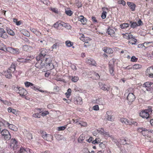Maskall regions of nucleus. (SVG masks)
Wrapping results in <instances>:
<instances>
[{
    "mask_svg": "<svg viewBox=\"0 0 153 153\" xmlns=\"http://www.w3.org/2000/svg\"><path fill=\"white\" fill-rule=\"evenodd\" d=\"M0 50L4 51H7L13 54H18L19 52L18 49L10 47L6 48L4 44L1 42H0Z\"/></svg>",
    "mask_w": 153,
    "mask_h": 153,
    "instance_id": "1",
    "label": "nucleus"
},
{
    "mask_svg": "<svg viewBox=\"0 0 153 153\" xmlns=\"http://www.w3.org/2000/svg\"><path fill=\"white\" fill-rule=\"evenodd\" d=\"M152 110L151 107H149L147 109L142 111L140 113V115L142 118L148 119L149 117V115L151 114Z\"/></svg>",
    "mask_w": 153,
    "mask_h": 153,
    "instance_id": "2",
    "label": "nucleus"
},
{
    "mask_svg": "<svg viewBox=\"0 0 153 153\" xmlns=\"http://www.w3.org/2000/svg\"><path fill=\"white\" fill-rule=\"evenodd\" d=\"M15 90L17 93L22 96L24 97L27 94V91L24 88L22 87H15Z\"/></svg>",
    "mask_w": 153,
    "mask_h": 153,
    "instance_id": "3",
    "label": "nucleus"
},
{
    "mask_svg": "<svg viewBox=\"0 0 153 153\" xmlns=\"http://www.w3.org/2000/svg\"><path fill=\"white\" fill-rule=\"evenodd\" d=\"M1 134L2 137L5 140H8L10 138L11 136L9 131L6 129H3L1 131Z\"/></svg>",
    "mask_w": 153,
    "mask_h": 153,
    "instance_id": "4",
    "label": "nucleus"
},
{
    "mask_svg": "<svg viewBox=\"0 0 153 153\" xmlns=\"http://www.w3.org/2000/svg\"><path fill=\"white\" fill-rule=\"evenodd\" d=\"M114 63L113 60H111L109 62V69L110 74L113 76L114 75Z\"/></svg>",
    "mask_w": 153,
    "mask_h": 153,
    "instance_id": "5",
    "label": "nucleus"
},
{
    "mask_svg": "<svg viewBox=\"0 0 153 153\" xmlns=\"http://www.w3.org/2000/svg\"><path fill=\"white\" fill-rule=\"evenodd\" d=\"M40 132L42 134V137L44 140L47 141H49L52 138V136L51 135L47 134L45 132L43 131H41Z\"/></svg>",
    "mask_w": 153,
    "mask_h": 153,
    "instance_id": "6",
    "label": "nucleus"
},
{
    "mask_svg": "<svg viewBox=\"0 0 153 153\" xmlns=\"http://www.w3.org/2000/svg\"><path fill=\"white\" fill-rule=\"evenodd\" d=\"M120 121L123 123H125L127 125H137L136 122H133L128 120V119L125 118H122L120 119Z\"/></svg>",
    "mask_w": 153,
    "mask_h": 153,
    "instance_id": "7",
    "label": "nucleus"
},
{
    "mask_svg": "<svg viewBox=\"0 0 153 153\" xmlns=\"http://www.w3.org/2000/svg\"><path fill=\"white\" fill-rule=\"evenodd\" d=\"M135 99V96L132 93H129L127 96V99L129 103L133 102Z\"/></svg>",
    "mask_w": 153,
    "mask_h": 153,
    "instance_id": "8",
    "label": "nucleus"
},
{
    "mask_svg": "<svg viewBox=\"0 0 153 153\" xmlns=\"http://www.w3.org/2000/svg\"><path fill=\"white\" fill-rule=\"evenodd\" d=\"M52 61V59L51 58H46L45 59L46 63L50 66L49 68L50 69H53L54 68L53 65L51 63Z\"/></svg>",
    "mask_w": 153,
    "mask_h": 153,
    "instance_id": "9",
    "label": "nucleus"
},
{
    "mask_svg": "<svg viewBox=\"0 0 153 153\" xmlns=\"http://www.w3.org/2000/svg\"><path fill=\"white\" fill-rule=\"evenodd\" d=\"M0 37L6 39L8 37L6 32L3 28H0Z\"/></svg>",
    "mask_w": 153,
    "mask_h": 153,
    "instance_id": "10",
    "label": "nucleus"
},
{
    "mask_svg": "<svg viewBox=\"0 0 153 153\" xmlns=\"http://www.w3.org/2000/svg\"><path fill=\"white\" fill-rule=\"evenodd\" d=\"M152 84V82H148L143 84L142 85V86L143 87L147 88H146V90L147 91H149L151 90L150 87Z\"/></svg>",
    "mask_w": 153,
    "mask_h": 153,
    "instance_id": "11",
    "label": "nucleus"
},
{
    "mask_svg": "<svg viewBox=\"0 0 153 153\" xmlns=\"http://www.w3.org/2000/svg\"><path fill=\"white\" fill-rule=\"evenodd\" d=\"M18 142L15 139H12L11 140L10 146L13 147L14 149L16 148L18 146Z\"/></svg>",
    "mask_w": 153,
    "mask_h": 153,
    "instance_id": "12",
    "label": "nucleus"
},
{
    "mask_svg": "<svg viewBox=\"0 0 153 153\" xmlns=\"http://www.w3.org/2000/svg\"><path fill=\"white\" fill-rule=\"evenodd\" d=\"M127 4L132 11H134L135 10L136 5L134 4L133 2H127Z\"/></svg>",
    "mask_w": 153,
    "mask_h": 153,
    "instance_id": "13",
    "label": "nucleus"
},
{
    "mask_svg": "<svg viewBox=\"0 0 153 153\" xmlns=\"http://www.w3.org/2000/svg\"><path fill=\"white\" fill-rule=\"evenodd\" d=\"M35 65L36 67L40 69L43 68L45 65L44 63H43L41 61L38 62L37 63L35 64Z\"/></svg>",
    "mask_w": 153,
    "mask_h": 153,
    "instance_id": "14",
    "label": "nucleus"
},
{
    "mask_svg": "<svg viewBox=\"0 0 153 153\" xmlns=\"http://www.w3.org/2000/svg\"><path fill=\"white\" fill-rule=\"evenodd\" d=\"M102 49L105 52L108 54H110L113 53V50L111 48L105 47Z\"/></svg>",
    "mask_w": 153,
    "mask_h": 153,
    "instance_id": "15",
    "label": "nucleus"
},
{
    "mask_svg": "<svg viewBox=\"0 0 153 153\" xmlns=\"http://www.w3.org/2000/svg\"><path fill=\"white\" fill-rule=\"evenodd\" d=\"M112 112L110 111H107L106 114V119L109 121H112L113 120L112 116L111 115Z\"/></svg>",
    "mask_w": 153,
    "mask_h": 153,
    "instance_id": "16",
    "label": "nucleus"
},
{
    "mask_svg": "<svg viewBox=\"0 0 153 153\" xmlns=\"http://www.w3.org/2000/svg\"><path fill=\"white\" fill-rule=\"evenodd\" d=\"M98 132L101 134L103 135L104 136L108 137H109V134L108 132H105L103 129L101 128L99 129L98 131Z\"/></svg>",
    "mask_w": 153,
    "mask_h": 153,
    "instance_id": "17",
    "label": "nucleus"
},
{
    "mask_svg": "<svg viewBox=\"0 0 153 153\" xmlns=\"http://www.w3.org/2000/svg\"><path fill=\"white\" fill-rule=\"evenodd\" d=\"M86 62L90 65L96 66L97 64L95 61L93 59H87L86 60Z\"/></svg>",
    "mask_w": 153,
    "mask_h": 153,
    "instance_id": "18",
    "label": "nucleus"
},
{
    "mask_svg": "<svg viewBox=\"0 0 153 153\" xmlns=\"http://www.w3.org/2000/svg\"><path fill=\"white\" fill-rule=\"evenodd\" d=\"M12 73L9 70H7V71H4L3 74L5 75L7 78L10 79L12 77L11 74Z\"/></svg>",
    "mask_w": 153,
    "mask_h": 153,
    "instance_id": "19",
    "label": "nucleus"
},
{
    "mask_svg": "<svg viewBox=\"0 0 153 153\" xmlns=\"http://www.w3.org/2000/svg\"><path fill=\"white\" fill-rule=\"evenodd\" d=\"M78 19L83 24L85 25L86 23L87 22L86 19L83 16H79Z\"/></svg>",
    "mask_w": 153,
    "mask_h": 153,
    "instance_id": "20",
    "label": "nucleus"
},
{
    "mask_svg": "<svg viewBox=\"0 0 153 153\" xmlns=\"http://www.w3.org/2000/svg\"><path fill=\"white\" fill-rule=\"evenodd\" d=\"M40 55H41L42 57H44L47 54L48 51L47 50L44 48H42L40 50Z\"/></svg>",
    "mask_w": 153,
    "mask_h": 153,
    "instance_id": "21",
    "label": "nucleus"
},
{
    "mask_svg": "<svg viewBox=\"0 0 153 153\" xmlns=\"http://www.w3.org/2000/svg\"><path fill=\"white\" fill-rule=\"evenodd\" d=\"M99 84L101 88L104 91H108L109 88L107 87L105 84H103L101 82H99Z\"/></svg>",
    "mask_w": 153,
    "mask_h": 153,
    "instance_id": "22",
    "label": "nucleus"
},
{
    "mask_svg": "<svg viewBox=\"0 0 153 153\" xmlns=\"http://www.w3.org/2000/svg\"><path fill=\"white\" fill-rule=\"evenodd\" d=\"M107 33L111 36H114L115 31L113 29L111 28H108Z\"/></svg>",
    "mask_w": 153,
    "mask_h": 153,
    "instance_id": "23",
    "label": "nucleus"
},
{
    "mask_svg": "<svg viewBox=\"0 0 153 153\" xmlns=\"http://www.w3.org/2000/svg\"><path fill=\"white\" fill-rule=\"evenodd\" d=\"M61 26L65 27L68 30L71 29V26L69 24L64 22H61Z\"/></svg>",
    "mask_w": 153,
    "mask_h": 153,
    "instance_id": "24",
    "label": "nucleus"
},
{
    "mask_svg": "<svg viewBox=\"0 0 153 153\" xmlns=\"http://www.w3.org/2000/svg\"><path fill=\"white\" fill-rule=\"evenodd\" d=\"M141 129H142V130L141 132L143 136H146L148 135V130L144 128H142Z\"/></svg>",
    "mask_w": 153,
    "mask_h": 153,
    "instance_id": "25",
    "label": "nucleus"
},
{
    "mask_svg": "<svg viewBox=\"0 0 153 153\" xmlns=\"http://www.w3.org/2000/svg\"><path fill=\"white\" fill-rule=\"evenodd\" d=\"M16 66L14 64H12L10 67L9 68L8 70H9L12 73H13L16 69Z\"/></svg>",
    "mask_w": 153,
    "mask_h": 153,
    "instance_id": "26",
    "label": "nucleus"
},
{
    "mask_svg": "<svg viewBox=\"0 0 153 153\" xmlns=\"http://www.w3.org/2000/svg\"><path fill=\"white\" fill-rule=\"evenodd\" d=\"M8 127L10 129L14 131H16L17 130V128L15 126L12 124L9 123Z\"/></svg>",
    "mask_w": 153,
    "mask_h": 153,
    "instance_id": "27",
    "label": "nucleus"
},
{
    "mask_svg": "<svg viewBox=\"0 0 153 153\" xmlns=\"http://www.w3.org/2000/svg\"><path fill=\"white\" fill-rule=\"evenodd\" d=\"M32 48L31 47L27 45H25L23 46V49L25 51H29Z\"/></svg>",
    "mask_w": 153,
    "mask_h": 153,
    "instance_id": "28",
    "label": "nucleus"
},
{
    "mask_svg": "<svg viewBox=\"0 0 153 153\" xmlns=\"http://www.w3.org/2000/svg\"><path fill=\"white\" fill-rule=\"evenodd\" d=\"M76 103L77 104L81 105L82 103V98L80 97H78L76 98Z\"/></svg>",
    "mask_w": 153,
    "mask_h": 153,
    "instance_id": "29",
    "label": "nucleus"
},
{
    "mask_svg": "<svg viewBox=\"0 0 153 153\" xmlns=\"http://www.w3.org/2000/svg\"><path fill=\"white\" fill-rule=\"evenodd\" d=\"M85 138V136L83 134L81 135L79 137L78 141L79 143H81Z\"/></svg>",
    "mask_w": 153,
    "mask_h": 153,
    "instance_id": "30",
    "label": "nucleus"
},
{
    "mask_svg": "<svg viewBox=\"0 0 153 153\" xmlns=\"http://www.w3.org/2000/svg\"><path fill=\"white\" fill-rule=\"evenodd\" d=\"M96 102L100 105H102L103 104L102 99L101 98L98 99L96 100Z\"/></svg>",
    "mask_w": 153,
    "mask_h": 153,
    "instance_id": "31",
    "label": "nucleus"
},
{
    "mask_svg": "<svg viewBox=\"0 0 153 153\" xmlns=\"http://www.w3.org/2000/svg\"><path fill=\"white\" fill-rule=\"evenodd\" d=\"M142 65L138 64H136L134 65L133 66V68L134 69H138L141 68H142Z\"/></svg>",
    "mask_w": 153,
    "mask_h": 153,
    "instance_id": "32",
    "label": "nucleus"
},
{
    "mask_svg": "<svg viewBox=\"0 0 153 153\" xmlns=\"http://www.w3.org/2000/svg\"><path fill=\"white\" fill-rule=\"evenodd\" d=\"M129 24L128 23H124L123 24H121L120 25V27L122 29L126 28L129 26Z\"/></svg>",
    "mask_w": 153,
    "mask_h": 153,
    "instance_id": "33",
    "label": "nucleus"
},
{
    "mask_svg": "<svg viewBox=\"0 0 153 153\" xmlns=\"http://www.w3.org/2000/svg\"><path fill=\"white\" fill-rule=\"evenodd\" d=\"M146 72L153 74V67H150L148 68L146 70Z\"/></svg>",
    "mask_w": 153,
    "mask_h": 153,
    "instance_id": "34",
    "label": "nucleus"
},
{
    "mask_svg": "<svg viewBox=\"0 0 153 153\" xmlns=\"http://www.w3.org/2000/svg\"><path fill=\"white\" fill-rule=\"evenodd\" d=\"M130 23L131 24L130 25L131 28H134L137 26V24L136 22H132V21H130Z\"/></svg>",
    "mask_w": 153,
    "mask_h": 153,
    "instance_id": "35",
    "label": "nucleus"
},
{
    "mask_svg": "<svg viewBox=\"0 0 153 153\" xmlns=\"http://www.w3.org/2000/svg\"><path fill=\"white\" fill-rule=\"evenodd\" d=\"M7 31L8 33L11 35L13 36L15 35V33L13 30L9 28H7Z\"/></svg>",
    "mask_w": 153,
    "mask_h": 153,
    "instance_id": "36",
    "label": "nucleus"
},
{
    "mask_svg": "<svg viewBox=\"0 0 153 153\" xmlns=\"http://www.w3.org/2000/svg\"><path fill=\"white\" fill-rule=\"evenodd\" d=\"M124 37L127 39H131L133 38V36L131 34L127 33L125 34L124 36Z\"/></svg>",
    "mask_w": 153,
    "mask_h": 153,
    "instance_id": "37",
    "label": "nucleus"
},
{
    "mask_svg": "<svg viewBox=\"0 0 153 153\" xmlns=\"http://www.w3.org/2000/svg\"><path fill=\"white\" fill-rule=\"evenodd\" d=\"M71 90L70 88H68L67 90V91L65 93V94L66 95L67 98H68L71 95Z\"/></svg>",
    "mask_w": 153,
    "mask_h": 153,
    "instance_id": "38",
    "label": "nucleus"
},
{
    "mask_svg": "<svg viewBox=\"0 0 153 153\" xmlns=\"http://www.w3.org/2000/svg\"><path fill=\"white\" fill-rule=\"evenodd\" d=\"M67 125H66L64 126H59L57 127V130L58 131H63L67 127Z\"/></svg>",
    "mask_w": 153,
    "mask_h": 153,
    "instance_id": "39",
    "label": "nucleus"
},
{
    "mask_svg": "<svg viewBox=\"0 0 153 153\" xmlns=\"http://www.w3.org/2000/svg\"><path fill=\"white\" fill-rule=\"evenodd\" d=\"M22 33L25 36H27V37H29L30 36V34L26 30H24L22 31Z\"/></svg>",
    "mask_w": 153,
    "mask_h": 153,
    "instance_id": "40",
    "label": "nucleus"
},
{
    "mask_svg": "<svg viewBox=\"0 0 153 153\" xmlns=\"http://www.w3.org/2000/svg\"><path fill=\"white\" fill-rule=\"evenodd\" d=\"M65 44L67 46L71 47L73 45V43L71 42L70 41H67L65 42Z\"/></svg>",
    "mask_w": 153,
    "mask_h": 153,
    "instance_id": "41",
    "label": "nucleus"
},
{
    "mask_svg": "<svg viewBox=\"0 0 153 153\" xmlns=\"http://www.w3.org/2000/svg\"><path fill=\"white\" fill-rule=\"evenodd\" d=\"M61 23H59V22H57L53 25L54 27L56 28H58L59 26H61Z\"/></svg>",
    "mask_w": 153,
    "mask_h": 153,
    "instance_id": "42",
    "label": "nucleus"
},
{
    "mask_svg": "<svg viewBox=\"0 0 153 153\" xmlns=\"http://www.w3.org/2000/svg\"><path fill=\"white\" fill-rule=\"evenodd\" d=\"M25 84L26 87H28L29 86L31 87V85L33 86V84L31 83L28 82H25Z\"/></svg>",
    "mask_w": 153,
    "mask_h": 153,
    "instance_id": "43",
    "label": "nucleus"
},
{
    "mask_svg": "<svg viewBox=\"0 0 153 153\" xmlns=\"http://www.w3.org/2000/svg\"><path fill=\"white\" fill-rule=\"evenodd\" d=\"M65 13L69 16H71L73 14V12L70 10H68L65 11Z\"/></svg>",
    "mask_w": 153,
    "mask_h": 153,
    "instance_id": "44",
    "label": "nucleus"
},
{
    "mask_svg": "<svg viewBox=\"0 0 153 153\" xmlns=\"http://www.w3.org/2000/svg\"><path fill=\"white\" fill-rule=\"evenodd\" d=\"M79 79V78L77 76H73L71 79L72 81L74 82H76Z\"/></svg>",
    "mask_w": 153,
    "mask_h": 153,
    "instance_id": "45",
    "label": "nucleus"
},
{
    "mask_svg": "<svg viewBox=\"0 0 153 153\" xmlns=\"http://www.w3.org/2000/svg\"><path fill=\"white\" fill-rule=\"evenodd\" d=\"M132 39V40H130L129 42L132 45L135 44L137 41L136 39L134 38H133Z\"/></svg>",
    "mask_w": 153,
    "mask_h": 153,
    "instance_id": "46",
    "label": "nucleus"
},
{
    "mask_svg": "<svg viewBox=\"0 0 153 153\" xmlns=\"http://www.w3.org/2000/svg\"><path fill=\"white\" fill-rule=\"evenodd\" d=\"M118 3L119 4H122L123 6L126 5V2L123 0H118Z\"/></svg>",
    "mask_w": 153,
    "mask_h": 153,
    "instance_id": "47",
    "label": "nucleus"
},
{
    "mask_svg": "<svg viewBox=\"0 0 153 153\" xmlns=\"http://www.w3.org/2000/svg\"><path fill=\"white\" fill-rule=\"evenodd\" d=\"M79 124L81 126L84 127L86 126L87 125V124L86 122L81 121H80V122L79 123Z\"/></svg>",
    "mask_w": 153,
    "mask_h": 153,
    "instance_id": "48",
    "label": "nucleus"
},
{
    "mask_svg": "<svg viewBox=\"0 0 153 153\" xmlns=\"http://www.w3.org/2000/svg\"><path fill=\"white\" fill-rule=\"evenodd\" d=\"M26 148H25L23 147H21L19 150V153H25V151Z\"/></svg>",
    "mask_w": 153,
    "mask_h": 153,
    "instance_id": "49",
    "label": "nucleus"
},
{
    "mask_svg": "<svg viewBox=\"0 0 153 153\" xmlns=\"http://www.w3.org/2000/svg\"><path fill=\"white\" fill-rule=\"evenodd\" d=\"M106 12L103 11L101 15V17L102 19H104L106 18Z\"/></svg>",
    "mask_w": 153,
    "mask_h": 153,
    "instance_id": "50",
    "label": "nucleus"
},
{
    "mask_svg": "<svg viewBox=\"0 0 153 153\" xmlns=\"http://www.w3.org/2000/svg\"><path fill=\"white\" fill-rule=\"evenodd\" d=\"M1 102H2L3 103H4V104H5V105H10L11 104V103L10 102H9L7 101H6V100L4 101V100H2L1 101Z\"/></svg>",
    "mask_w": 153,
    "mask_h": 153,
    "instance_id": "51",
    "label": "nucleus"
},
{
    "mask_svg": "<svg viewBox=\"0 0 153 153\" xmlns=\"http://www.w3.org/2000/svg\"><path fill=\"white\" fill-rule=\"evenodd\" d=\"M80 39L81 40H82V41H83V42H85L84 44V46L85 47H87V46H88V45H86L85 44V43H88V42H86V41H85V38H83L82 36L81 38Z\"/></svg>",
    "mask_w": 153,
    "mask_h": 153,
    "instance_id": "52",
    "label": "nucleus"
},
{
    "mask_svg": "<svg viewBox=\"0 0 153 153\" xmlns=\"http://www.w3.org/2000/svg\"><path fill=\"white\" fill-rule=\"evenodd\" d=\"M33 116L35 118H40V114L39 113L33 114Z\"/></svg>",
    "mask_w": 153,
    "mask_h": 153,
    "instance_id": "53",
    "label": "nucleus"
},
{
    "mask_svg": "<svg viewBox=\"0 0 153 153\" xmlns=\"http://www.w3.org/2000/svg\"><path fill=\"white\" fill-rule=\"evenodd\" d=\"M82 151L85 153H91V152H90L88 150V149L86 148L83 149L82 150Z\"/></svg>",
    "mask_w": 153,
    "mask_h": 153,
    "instance_id": "54",
    "label": "nucleus"
},
{
    "mask_svg": "<svg viewBox=\"0 0 153 153\" xmlns=\"http://www.w3.org/2000/svg\"><path fill=\"white\" fill-rule=\"evenodd\" d=\"M42 58L43 57L41 56V55H39L38 56L36 57V59L38 61V62H39V61H42L40 60L42 59Z\"/></svg>",
    "mask_w": 153,
    "mask_h": 153,
    "instance_id": "55",
    "label": "nucleus"
},
{
    "mask_svg": "<svg viewBox=\"0 0 153 153\" xmlns=\"http://www.w3.org/2000/svg\"><path fill=\"white\" fill-rule=\"evenodd\" d=\"M44 4H45L48 5L49 4L48 0H40Z\"/></svg>",
    "mask_w": 153,
    "mask_h": 153,
    "instance_id": "56",
    "label": "nucleus"
},
{
    "mask_svg": "<svg viewBox=\"0 0 153 153\" xmlns=\"http://www.w3.org/2000/svg\"><path fill=\"white\" fill-rule=\"evenodd\" d=\"M137 60V58L134 56H132L131 58V61L133 62H136Z\"/></svg>",
    "mask_w": 153,
    "mask_h": 153,
    "instance_id": "57",
    "label": "nucleus"
},
{
    "mask_svg": "<svg viewBox=\"0 0 153 153\" xmlns=\"http://www.w3.org/2000/svg\"><path fill=\"white\" fill-rule=\"evenodd\" d=\"M100 142L99 140H98V139H96L95 140H93L92 142V143L93 144H95V143H100Z\"/></svg>",
    "mask_w": 153,
    "mask_h": 153,
    "instance_id": "58",
    "label": "nucleus"
},
{
    "mask_svg": "<svg viewBox=\"0 0 153 153\" xmlns=\"http://www.w3.org/2000/svg\"><path fill=\"white\" fill-rule=\"evenodd\" d=\"M25 151V153H32V152H31V150L28 148H26Z\"/></svg>",
    "mask_w": 153,
    "mask_h": 153,
    "instance_id": "59",
    "label": "nucleus"
},
{
    "mask_svg": "<svg viewBox=\"0 0 153 153\" xmlns=\"http://www.w3.org/2000/svg\"><path fill=\"white\" fill-rule=\"evenodd\" d=\"M100 147L102 149H104L105 147V145L103 143H102L99 144Z\"/></svg>",
    "mask_w": 153,
    "mask_h": 153,
    "instance_id": "60",
    "label": "nucleus"
},
{
    "mask_svg": "<svg viewBox=\"0 0 153 153\" xmlns=\"http://www.w3.org/2000/svg\"><path fill=\"white\" fill-rule=\"evenodd\" d=\"M93 109L96 111H97L99 110V106L97 105H94L93 107Z\"/></svg>",
    "mask_w": 153,
    "mask_h": 153,
    "instance_id": "61",
    "label": "nucleus"
},
{
    "mask_svg": "<svg viewBox=\"0 0 153 153\" xmlns=\"http://www.w3.org/2000/svg\"><path fill=\"white\" fill-rule=\"evenodd\" d=\"M51 10L53 12H54L55 13H58V10H57L56 9V8H52V7H51L50 8Z\"/></svg>",
    "mask_w": 153,
    "mask_h": 153,
    "instance_id": "62",
    "label": "nucleus"
},
{
    "mask_svg": "<svg viewBox=\"0 0 153 153\" xmlns=\"http://www.w3.org/2000/svg\"><path fill=\"white\" fill-rule=\"evenodd\" d=\"M49 114V112L48 111H45L43 112H42L41 114H42V116H45L46 115L48 114Z\"/></svg>",
    "mask_w": 153,
    "mask_h": 153,
    "instance_id": "63",
    "label": "nucleus"
},
{
    "mask_svg": "<svg viewBox=\"0 0 153 153\" xmlns=\"http://www.w3.org/2000/svg\"><path fill=\"white\" fill-rule=\"evenodd\" d=\"M71 68L74 70L75 71L77 69V68L75 65L74 64H71Z\"/></svg>",
    "mask_w": 153,
    "mask_h": 153,
    "instance_id": "64",
    "label": "nucleus"
}]
</instances>
